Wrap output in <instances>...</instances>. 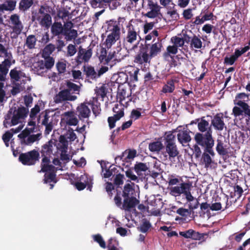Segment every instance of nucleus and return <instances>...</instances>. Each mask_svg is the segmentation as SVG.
Here are the masks:
<instances>
[{
	"instance_id": "nucleus-1",
	"label": "nucleus",
	"mask_w": 250,
	"mask_h": 250,
	"mask_svg": "<svg viewBox=\"0 0 250 250\" xmlns=\"http://www.w3.org/2000/svg\"><path fill=\"white\" fill-rule=\"evenodd\" d=\"M127 182L129 183L124 185L122 192L117 191L114 200L118 207H120L122 205L123 209L129 211L135 208L140 201L136 198L135 184L131 182L130 180H127Z\"/></svg>"
},
{
	"instance_id": "nucleus-2",
	"label": "nucleus",
	"mask_w": 250,
	"mask_h": 250,
	"mask_svg": "<svg viewBox=\"0 0 250 250\" xmlns=\"http://www.w3.org/2000/svg\"><path fill=\"white\" fill-rule=\"evenodd\" d=\"M197 127L199 131L194 136L195 142L200 146L205 147V150L208 151L212 157L215 156V153L213 150L214 145L212 133V131L209 126L208 121L205 120V117L200 119Z\"/></svg>"
},
{
	"instance_id": "nucleus-3",
	"label": "nucleus",
	"mask_w": 250,
	"mask_h": 250,
	"mask_svg": "<svg viewBox=\"0 0 250 250\" xmlns=\"http://www.w3.org/2000/svg\"><path fill=\"white\" fill-rule=\"evenodd\" d=\"M175 136L171 131L166 132L164 137V145L165 147V154H163L164 160L168 159L171 160L179 154V150L175 143Z\"/></svg>"
},
{
	"instance_id": "nucleus-4",
	"label": "nucleus",
	"mask_w": 250,
	"mask_h": 250,
	"mask_svg": "<svg viewBox=\"0 0 250 250\" xmlns=\"http://www.w3.org/2000/svg\"><path fill=\"white\" fill-rule=\"evenodd\" d=\"M48 12L49 6L42 5L32 20H36L42 27L48 29L52 24V17Z\"/></svg>"
},
{
	"instance_id": "nucleus-5",
	"label": "nucleus",
	"mask_w": 250,
	"mask_h": 250,
	"mask_svg": "<svg viewBox=\"0 0 250 250\" xmlns=\"http://www.w3.org/2000/svg\"><path fill=\"white\" fill-rule=\"evenodd\" d=\"M107 31L111 33L107 35L104 42L105 47L109 49L120 38V28L117 21H113L108 24Z\"/></svg>"
},
{
	"instance_id": "nucleus-6",
	"label": "nucleus",
	"mask_w": 250,
	"mask_h": 250,
	"mask_svg": "<svg viewBox=\"0 0 250 250\" xmlns=\"http://www.w3.org/2000/svg\"><path fill=\"white\" fill-rule=\"evenodd\" d=\"M192 184L189 182H183L179 186L171 187L170 188V194L173 196L177 197L183 194L187 201H191L193 196L191 194Z\"/></svg>"
},
{
	"instance_id": "nucleus-7",
	"label": "nucleus",
	"mask_w": 250,
	"mask_h": 250,
	"mask_svg": "<svg viewBox=\"0 0 250 250\" xmlns=\"http://www.w3.org/2000/svg\"><path fill=\"white\" fill-rule=\"evenodd\" d=\"M139 36L133 26L128 27L126 36L123 40V46L127 51L134 50L137 47V44H134Z\"/></svg>"
},
{
	"instance_id": "nucleus-8",
	"label": "nucleus",
	"mask_w": 250,
	"mask_h": 250,
	"mask_svg": "<svg viewBox=\"0 0 250 250\" xmlns=\"http://www.w3.org/2000/svg\"><path fill=\"white\" fill-rule=\"evenodd\" d=\"M40 158V153L36 149L32 150L20 154L19 160L23 165L26 166L35 165Z\"/></svg>"
},
{
	"instance_id": "nucleus-9",
	"label": "nucleus",
	"mask_w": 250,
	"mask_h": 250,
	"mask_svg": "<svg viewBox=\"0 0 250 250\" xmlns=\"http://www.w3.org/2000/svg\"><path fill=\"white\" fill-rule=\"evenodd\" d=\"M149 45V44L147 43H145L144 45H141L139 51L135 57L134 61L135 63L142 64L144 63L150 62L151 58L147 53V50Z\"/></svg>"
},
{
	"instance_id": "nucleus-10",
	"label": "nucleus",
	"mask_w": 250,
	"mask_h": 250,
	"mask_svg": "<svg viewBox=\"0 0 250 250\" xmlns=\"http://www.w3.org/2000/svg\"><path fill=\"white\" fill-rule=\"evenodd\" d=\"M179 234L185 238L201 241V242H199V244L205 241L206 239L208 237L207 234L199 233L192 229H189L184 231H180Z\"/></svg>"
},
{
	"instance_id": "nucleus-11",
	"label": "nucleus",
	"mask_w": 250,
	"mask_h": 250,
	"mask_svg": "<svg viewBox=\"0 0 250 250\" xmlns=\"http://www.w3.org/2000/svg\"><path fill=\"white\" fill-rule=\"evenodd\" d=\"M147 6L150 11L147 12L145 16L149 18H155L161 15L160 10L161 7L159 5L156 1L153 0H147Z\"/></svg>"
},
{
	"instance_id": "nucleus-12",
	"label": "nucleus",
	"mask_w": 250,
	"mask_h": 250,
	"mask_svg": "<svg viewBox=\"0 0 250 250\" xmlns=\"http://www.w3.org/2000/svg\"><path fill=\"white\" fill-rule=\"evenodd\" d=\"M29 112L28 108L24 106L19 107L15 109L11 119V125H15L19 124L21 119H24L27 116Z\"/></svg>"
},
{
	"instance_id": "nucleus-13",
	"label": "nucleus",
	"mask_w": 250,
	"mask_h": 250,
	"mask_svg": "<svg viewBox=\"0 0 250 250\" xmlns=\"http://www.w3.org/2000/svg\"><path fill=\"white\" fill-rule=\"evenodd\" d=\"M10 20L11 24L13 25L11 27L13 32L16 34V36H17L21 33L23 28L22 23L20 19V16L17 14H13L10 17Z\"/></svg>"
},
{
	"instance_id": "nucleus-14",
	"label": "nucleus",
	"mask_w": 250,
	"mask_h": 250,
	"mask_svg": "<svg viewBox=\"0 0 250 250\" xmlns=\"http://www.w3.org/2000/svg\"><path fill=\"white\" fill-rule=\"evenodd\" d=\"M77 97L75 95H70L67 90L63 89L60 91L54 97V101L55 103L58 104L63 101H74L76 100Z\"/></svg>"
},
{
	"instance_id": "nucleus-15",
	"label": "nucleus",
	"mask_w": 250,
	"mask_h": 250,
	"mask_svg": "<svg viewBox=\"0 0 250 250\" xmlns=\"http://www.w3.org/2000/svg\"><path fill=\"white\" fill-rule=\"evenodd\" d=\"M92 55L91 48L86 50L80 46L77 57L75 58L78 64H80L83 62H87Z\"/></svg>"
},
{
	"instance_id": "nucleus-16",
	"label": "nucleus",
	"mask_w": 250,
	"mask_h": 250,
	"mask_svg": "<svg viewBox=\"0 0 250 250\" xmlns=\"http://www.w3.org/2000/svg\"><path fill=\"white\" fill-rule=\"evenodd\" d=\"M216 130L222 131L226 127L224 121V114L220 112L214 115L211 121V125Z\"/></svg>"
},
{
	"instance_id": "nucleus-17",
	"label": "nucleus",
	"mask_w": 250,
	"mask_h": 250,
	"mask_svg": "<svg viewBox=\"0 0 250 250\" xmlns=\"http://www.w3.org/2000/svg\"><path fill=\"white\" fill-rule=\"evenodd\" d=\"M242 105L241 107L234 106L232 109L233 114L235 117L242 116L250 120V105L248 104Z\"/></svg>"
},
{
	"instance_id": "nucleus-18",
	"label": "nucleus",
	"mask_w": 250,
	"mask_h": 250,
	"mask_svg": "<svg viewBox=\"0 0 250 250\" xmlns=\"http://www.w3.org/2000/svg\"><path fill=\"white\" fill-rule=\"evenodd\" d=\"M15 60H9L8 59H4L0 64V81H4L5 80L6 76L7 75L9 68L12 65V63H15Z\"/></svg>"
},
{
	"instance_id": "nucleus-19",
	"label": "nucleus",
	"mask_w": 250,
	"mask_h": 250,
	"mask_svg": "<svg viewBox=\"0 0 250 250\" xmlns=\"http://www.w3.org/2000/svg\"><path fill=\"white\" fill-rule=\"evenodd\" d=\"M88 105V102H84L77 107V112L80 119L87 118L90 116L91 111Z\"/></svg>"
},
{
	"instance_id": "nucleus-20",
	"label": "nucleus",
	"mask_w": 250,
	"mask_h": 250,
	"mask_svg": "<svg viewBox=\"0 0 250 250\" xmlns=\"http://www.w3.org/2000/svg\"><path fill=\"white\" fill-rule=\"evenodd\" d=\"M189 130H180L177 134L178 142L183 146H186L190 142L191 138L189 135Z\"/></svg>"
},
{
	"instance_id": "nucleus-21",
	"label": "nucleus",
	"mask_w": 250,
	"mask_h": 250,
	"mask_svg": "<svg viewBox=\"0 0 250 250\" xmlns=\"http://www.w3.org/2000/svg\"><path fill=\"white\" fill-rule=\"evenodd\" d=\"M64 120L66 124L69 125H76L79 121L74 111H70L63 113Z\"/></svg>"
},
{
	"instance_id": "nucleus-22",
	"label": "nucleus",
	"mask_w": 250,
	"mask_h": 250,
	"mask_svg": "<svg viewBox=\"0 0 250 250\" xmlns=\"http://www.w3.org/2000/svg\"><path fill=\"white\" fill-rule=\"evenodd\" d=\"M249 100V94L244 92L237 93L234 100V104L238 107L243 106L244 104H247Z\"/></svg>"
},
{
	"instance_id": "nucleus-23",
	"label": "nucleus",
	"mask_w": 250,
	"mask_h": 250,
	"mask_svg": "<svg viewBox=\"0 0 250 250\" xmlns=\"http://www.w3.org/2000/svg\"><path fill=\"white\" fill-rule=\"evenodd\" d=\"M53 142L51 140L43 145L40 150L42 156L47 155L50 156L53 153Z\"/></svg>"
},
{
	"instance_id": "nucleus-24",
	"label": "nucleus",
	"mask_w": 250,
	"mask_h": 250,
	"mask_svg": "<svg viewBox=\"0 0 250 250\" xmlns=\"http://www.w3.org/2000/svg\"><path fill=\"white\" fill-rule=\"evenodd\" d=\"M163 47L161 42H157L152 44L150 47V51L148 55L150 58L155 57L161 51V48Z\"/></svg>"
},
{
	"instance_id": "nucleus-25",
	"label": "nucleus",
	"mask_w": 250,
	"mask_h": 250,
	"mask_svg": "<svg viewBox=\"0 0 250 250\" xmlns=\"http://www.w3.org/2000/svg\"><path fill=\"white\" fill-rule=\"evenodd\" d=\"M42 138V134L30 135L26 139L21 140V144L26 146H31L34 142L39 141Z\"/></svg>"
},
{
	"instance_id": "nucleus-26",
	"label": "nucleus",
	"mask_w": 250,
	"mask_h": 250,
	"mask_svg": "<svg viewBox=\"0 0 250 250\" xmlns=\"http://www.w3.org/2000/svg\"><path fill=\"white\" fill-rule=\"evenodd\" d=\"M177 52L178 48L176 46L169 45L167 47V51L163 53V57L165 60H168L169 57L173 59L174 55Z\"/></svg>"
},
{
	"instance_id": "nucleus-27",
	"label": "nucleus",
	"mask_w": 250,
	"mask_h": 250,
	"mask_svg": "<svg viewBox=\"0 0 250 250\" xmlns=\"http://www.w3.org/2000/svg\"><path fill=\"white\" fill-rule=\"evenodd\" d=\"M124 109H121L119 113L115 114L113 116L109 117L107 119V121L109 125V127L110 129L113 128L115 126V123L117 121L119 120L122 117L124 116Z\"/></svg>"
},
{
	"instance_id": "nucleus-28",
	"label": "nucleus",
	"mask_w": 250,
	"mask_h": 250,
	"mask_svg": "<svg viewBox=\"0 0 250 250\" xmlns=\"http://www.w3.org/2000/svg\"><path fill=\"white\" fill-rule=\"evenodd\" d=\"M63 28L61 22H55L51 26V32L54 36L63 35Z\"/></svg>"
},
{
	"instance_id": "nucleus-29",
	"label": "nucleus",
	"mask_w": 250,
	"mask_h": 250,
	"mask_svg": "<svg viewBox=\"0 0 250 250\" xmlns=\"http://www.w3.org/2000/svg\"><path fill=\"white\" fill-rule=\"evenodd\" d=\"M83 72L86 75V78L92 80H95L98 78L97 73L95 71L94 67L89 65L83 66Z\"/></svg>"
},
{
	"instance_id": "nucleus-30",
	"label": "nucleus",
	"mask_w": 250,
	"mask_h": 250,
	"mask_svg": "<svg viewBox=\"0 0 250 250\" xmlns=\"http://www.w3.org/2000/svg\"><path fill=\"white\" fill-rule=\"evenodd\" d=\"M203 46V42L201 40L200 36L192 34V38L190 47L192 48L201 49Z\"/></svg>"
},
{
	"instance_id": "nucleus-31",
	"label": "nucleus",
	"mask_w": 250,
	"mask_h": 250,
	"mask_svg": "<svg viewBox=\"0 0 250 250\" xmlns=\"http://www.w3.org/2000/svg\"><path fill=\"white\" fill-rule=\"evenodd\" d=\"M58 149L61 152H67L68 149V141L64 135H61L59 137V143L58 145Z\"/></svg>"
},
{
	"instance_id": "nucleus-32",
	"label": "nucleus",
	"mask_w": 250,
	"mask_h": 250,
	"mask_svg": "<svg viewBox=\"0 0 250 250\" xmlns=\"http://www.w3.org/2000/svg\"><path fill=\"white\" fill-rule=\"evenodd\" d=\"M88 175L84 174L81 175L80 178V182H76L75 186L78 190L84 189L86 187V182L88 180Z\"/></svg>"
},
{
	"instance_id": "nucleus-33",
	"label": "nucleus",
	"mask_w": 250,
	"mask_h": 250,
	"mask_svg": "<svg viewBox=\"0 0 250 250\" xmlns=\"http://www.w3.org/2000/svg\"><path fill=\"white\" fill-rule=\"evenodd\" d=\"M204 148V152L202 155L201 159L205 165V167L208 168L211 167V164L213 163V161L210 156L211 155L208 151L205 150V147Z\"/></svg>"
},
{
	"instance_id": "nucleus-34",
	"label": "nucleus",
	"mask_w": 250,
	"mask_h": 250,
	"mask_svg": "<svg viewBox=\"0 0 250 250\" xmlns=\"http://www.w3.org/2000/svg\"><path fill=\"white\" fill-rule=\"evenodd\" d=\"M33 3L34 0H21L19 2V9L21 11L25 12L28 10Z\"/></svg>"
},
{
	"instance_id": "nucleus-35",
	"label": "nucleus",
	"mask_w": 250,
	"mask_h": 250,
	"mask_svg": "<svg viewBox=\"0 0 250 250\" xmlns=\"http://www.w3.org/2000/svg\"><path fill=\"white\" fill-rule=\"evenodd\" d=\"M175 88L174 81L173 79H171L168 80L167 82V84L163 86L162 92L164 93H170L173 92Z\"/></svg>"
},
{
	"instance_id": "nucleus-36",
	"label": "nucleus",
	"mask_w": 250,
	"mask_h": 250,
	"mask_svg": "<svg viewBox=\"0 0 250 250\" xmlns=\"http://www.w3.org/2000/svg\"><path fill=\"white\" fill-rule=\"evenodd\" d=\"M173 6L168 7L167 14L169 16L170 18L173 21H177L179 19V14L177 12V9H175V4L172 3Z\"/></svg>"
},
{
	"instance_id": "nucleus-37",
	"label": "nucleus",
	"mask_w": 250,
	"mask_h": 250,
	"mask_svg": "<svg viewBox=\"0 0 250 250\" xmlns=\"http://www.w3.org/2000/svg\"><path fill=\"white\" fill-rule=\"evenodd\" d=\"M37 39L35 35H30L27 37L25 45L28 49H32L35 48Z\"/></svg>"
},
{
	"instance_id": "nucleus-38",
	"label": "nucleus",
	"mask_w": 250,
	"mask_h": 250,
	"mask_svg": "<svg viewBox=\"0 0 250 250\" xmlns=\"http://www.w3.org/2000/svg\"><path fill=\"white\" fill-rule=\"evenodd\" d=\"M66 85L67 88L65 89L67 90L70 95H72L74 93H79L80 87L77 84L70 81H68L66 82Z\"/></svg>"
},
{
	"instance_id": "nucleus-39",
	"label": "nucleus",
	"mask_w": 250,
	"mask_h": 250,
	"mask_svg": "<svg viewBox=\"0 0 250 250\" xmlns=\"http://www.w3.org/2000/svg\"><path fill=\"white\" fill-rule=\"evenodd\" d=\"M164 147L163 144L160 141L150 143L148 145L149 150L151 152H159Z\"/></svg>"
},
{
	"instance_id": "nucleus-40",
	"label": "nucleus",
	"mask_w": 250,
	"mask_h": 250,
	"mask_svg": "<svg viewBox=\"0 0 250 250\" xmlns=\"http://www.w3.org/2000/svg\"><path fill=\"white\" fill-rule=\"evenodd\" d=\"M63 35L64 39L68 41L75 39L78 36L77 31L75 29L68 30V31L63 32Z\"/></svg>"
},
{
	"instance_id": "nucleus-41",
	"label": "nucleus",
	"mask_w": 250,
	"mask_h": 250,
	"mask_svg": "<svg viewBox=\"0 0 250 250\" xmlns=\"http://www.w3.org/2000/svg\"><path fill=\"white\" fill-rule=\"evenodd\" d=\"M16 3L15 0H6L2 4L4 5L5 11H12L15 9Z\"/></svg>"
},
{
	"instance_id": "nucleus-42",
	"label": "nucleus",
	"mask_w": 250,
	"mask_h": 250,
	"mask_svg": "<svg viewBox=\"0 0 250 250\" xmlns=\"http://www.w3.org/2000/svg\"><path fill=\"white\" fill-rule=\"evenodd\" d=\"M217 144L216 147V150L218 153L221 155H226L228 151L227 149L224 147L223 142L221 140L218 139L217 140Z\"/></svg>"
},
{
	"instance_id": "nucleus-43",
	"label": "nucleus",
	"mask_w": 250,
	"mask_h": 250,
	"mask_svg": "<svg viewBox=\"0 0 250 250\" xmlns=\"http://www.w3.org/2000/svg\"><path fill=\"white\" fill-rule=\"evenodd\" d=\"M34 127H26L22 132L18 136V138L21 140L26 139L31 133L35 132Z\"/></svg>"
},
{
	"instance_id": "nucleus-44",
	"label": "nucleus",
	"mask_w": 250,
	"mask_h": 250,
	"mask_svg": "<svg viewBox=\"0 0 250 250\" xmlns=\"http://www.w3.org/2000/svg\"><path fill=\"white\" fill-rule=\"evenodd\" d=\"M56 174L54 172L45 173L44 175L43 183L44 184L50 183L52 182L56 183Z\"/></svg>"
},
{
	"instance_id": "nucleus-45",
	"label": "nucleus",
	"mask_w": 250,
	"mask_h": 250,
	"mask_svg": "<svg viewBox=\"0 0 250 250\" xmlns=\"http://www.w3.org/2000/svg\"><path fill=\"white\" fill-rule=\"evenodd\" d=\"M151 227V225L149 221L144 219L142 224L137 228L138 229L143 232L146 233Z\"/></svg>"
},
{
	"instance_id": "nucleus-46",
	"label": "nucleus",
	"mask_w": 250,
	"mask_h": 250,
	"mask_svg": "<svg viewBox=\"0 0 250 250\" xmlns=\"http://www.w3.org/2000/svg\"><path fill=\"white\" fill-rule=\"evenodd\" d=\"M136 155V151L135 150H129L127 157L125 158H124V156L123 154L121 156H117L115 157V161L116 162L118 160H122L124 162V160L126 159H133Z\"/></svg>"
},
{
	"instance_id": "nucleus-47",
	"label": "nucleus",
	"mask_w": 250,
	"mask_h": 250,
	"mask_svg": "<svg viewBox=\"0 0 250 250\" xmlns=\"http://www.w3.org/2000/svg\"><path fill=\"white\" fill-rule=\"evenodd\" d=\"M33 66L34 70L37 73L43 72V70L45 69L43 60L34 62Z\"/></svg>"
},
{
	"instance_id": "nucleus-48",
	"label": "nucleus",
	"mask_w": 250,
	"mask_h": 250,
	"mask_svg": "<svg viewBox=\"0 0 250 250\" xmlns=\"http://www.w3.org/2000/svg\"><path fill=\"white\" fill-rule=\"evenodd\" d=\"M134 169L137 174L139 175L140 172L142 171H146L148 167L146 164L138 163L135 165Z\"/></svg>"
},
{
	"instance_id": "nucleus-49",
	"label": "nucleus",
	"mask_w": 250,
	"mask_h": 250,
	"mask_svg": "<svg viewBox=\"0 0 250 250\" xmlns=\"http://www.w3.org/2000/svg\"><path fill=\"white\" fill-rule=\"evenodd\" d=\"M93 238L94 241L98 243L101 248L103 249L106 248V246L105 242L101 234H97L95 235H93Z\"/></svg>"
},
{
	"instance_id": "nucleus-50",
	"label": "nucleus",
	"mask_w": 250,
	"mask_h": 250,
	"mask_svg": "<svg viewBox=\"0 0 250 250\" xmlns=\"http://www.w3.org/2000/svg\"><path fill=\"white\" fill-rule=\"evenodd\" d=\"M43 61L44 67L47 69H51L54 64V60L50 56L44 57V60Z\"/></svg>"
},
{
	"instance_id": "nucleus-51",
	"label": "nucleus",
	"mask_w": 250,
	"mask_h": 250,
	"mask_svg": "<svg viewBox=\"0 0 250 250\" xmlns=\"http://www.w3.org/2000/svg\"><path fill=\"white\" fill-rule=\"evenodd\" d=\"M20 71H18L16 68L11 70L10 72V76L11 79L15 82H18L20 80Z\"/></svg>"
},
{
	"instance_id": "nucleus-52",
	"label": "nucleus",
	"mask_w": 250,
	"mask_h": 250,
	"mask_svg": "<svg viewBox=\"0 0 250 250\" xmlns=\"http://www.w3.org/2000/svg\"><path fill=\"white\" fill-rule=\"evenodd\" d=\"M118 245V242L114 240L112 238H110L108 241L107 248L108 250H119L117 248Z\"/></svg>"
},
{
	"instance_id": "nucleus-53",
	"label": "nucleus",
	"mask_w": 250,
	"mask_h": 250,
	"mask_svg": "<svg viewBox=\"0 0 250 250\" xmlns=\"http://www.w3.org/2000/svg\"><path fill=\"white\" fill-rule=\"evenodd\" d=\"M171 41L174 43V45L178 48V47H183L184 45L182 37L180 38L177 36L173 37L171 38Z\"/></svg>"
},
{
	"instance_id": "nucleus-54",
	"label": "nucleus",
	"mask_w": 250,
	"mask_h": 250,
	"mask_svg": "<svg viewBox=\"0 0 250 250\" xmlns=\"http://www.w3.org/2000/svg\"><path fill=\"white\" fill-rule=\"evenodd\" d=\"M88 104L91 105L92 112L95 116H98L100 114L101 111V107L100 104L99 105L95 104H94L93 101H89L88 102Z\"/></svg>"
},
{
	"instance_id": "nucleus-55",
	"label": "nucleus",
	"mask_w": 250,
	"mask_h": 250,
	"mask_svg": "<svg viewBox=\"0 0 250 250\" xmlns=\"http://www.w3.org/2000/svg\"><path fill=\"white\" fill-rule=\"evenodd\" d=\"M57 170L56 168L53 166L52 165H44L42 167L41 171H42L43 172H54L55 173Z\"/></svg>"
},
{
	"instance_id": "nucleus-56",
	"label": "nucleus",
	"mask_w": 250,
	"mask_h": 250,
	"mask_svg": "<svg viewBox=\"0 0 250 250\" xmlns=\"http://www.w3.org/2000/svg\"><path fill=\"white\" fill-rule=\"evenodd\" d=\"M124 175L122 174H118L116 175L114 179V184L118 187L122 185L124 183Z\"/></svg>"
},
{
	"instance_id": "nucleus-57",
	"label": "nucleus",
	"mask_w": 250,
	"mask_h": 250,
	"mask_svg": "<svg viewBox=\"0 0 250 250\" xmlns=\"http://www.w3.org/2000/svg\"><path fill=\"white\" fill-rule=\"evenodd\" d=\"M107 57V51L105 48L101 47L100 51L99 56L98 57L99 60L101 63H104Z\"/></svg>"
},
{
	"instance_id": "nucleus-58",
	"label": "nucleus",
	"mask_w": 250,
	"mask_h": 250,
	"mask_svg": "<svg viewBox=\"0 0 250 250\" xmlns=\"http://www.w3.org/2000/svg\"><path fill=\"white\" fill-rule=\"evenodd\" d=\"M203 11L201 12V14L199 16H196L194 19V21L191 20L190 22L191 23V25H199L203 24L205 21L201 17V15L203 14Z\"/></svg>"
},
{
	"instance_id": "nucleus-59",
	"label": "nucleus",
	"mask_w": 250,
	"mask_h": 250,
	"mask_svg": "<svg viewBox=\"0 0 250 250\" xmlns=\"http://www.w3.org/2000/svg\"><path fill=\"white\" fill-rule=\"evenodd\" d=\"M55 48L56 47L54 44L49 43L44 47L43 51V54H46L49 56L54 51Z\"/></svg>"
},
{
	"instance_id": "nucleus-60",
	"label": "nucleus",
	"mask_w": 250,
	"mask_h": 250,
	"mask_svg": "<svg viewBox=\"0 0 250 250\" xmlns=\"http://www.w3.org/2000/svg\"><path fill=\"white\" fill-rule=\"evenodd\" d=\"M67 56H73L77 52L76 45L72 44H69L67 46Z\"/></svg>"
},
{
	"instance_id": "nucleus-61",
	"label": "nucleus",
	"mask_w": 250,
	"mask_h": 250,
	"mask_svg": "<svg viewBox=\"0 0 250 250\" xmlns=\"http://www.w3.org/2000/svg\"><path fill=\"white\" fill-rule=\"evenodd\" d=\"M192 9L191 8H188L187 9H185L183 11L182 15L185 20H188L191 19V18L193 16V14H192Z\"/></svg>"
},
{
	"instance_id": "nucleus-62",
	"label": "nucleus",
	"mask_w": 250,
	"mask_h": 250,
	"mask_svg": "<svg viewBox=\"0 0 250 250\" xmlns=\"http://www.w3.org/2000/svg\"><path fill=\"white\" fill-rule=\"evenodd\" d=\"M66 63L62 62H59L56 64V67L59 73H63L66 70Z\"/></svg>"
},
{
	"instance_id": "nucleus-63",
	"label": "nucleus",
	"mask_w": 250,
	"mask_h": 250,
	"mask_svg": "<svg viewBox=\"0 0 250 250\" xmlns=\"http://www.w3.org/2000/svg\"><path fill=\"white\" fill-rule=\"evenodd\" d=\"M167 179L169 186L176 185L179 183V180L175 177V175H168Z\"/></svg>"
},
{
	"instance_id": "nucleus-64",
	"label": "nucleus",
	"mask_w": 250,
	"mask_h": 250,
	"mask_svg": "<svg viewBox=\"0 0 250 250\" xmlns=\"http://www.w3.org/2000/svg\"><path fill=\"white\" fill-rule=\"evenodd\" d=\"M96 93L98 96H100L101 98H104L106 96L107 93L106 88L105 86L103 84L96 91Z\"/></svg>"
}]
</instances>
